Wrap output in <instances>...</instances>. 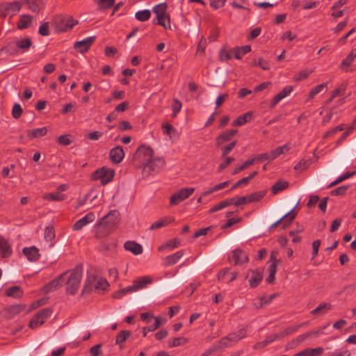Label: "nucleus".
I'll use <instances>...</instances> for the list:
<instances>
[{"instance_id": "obj_41", "label": "nucleus", "mask_w": 356, "mask_h": 356, "mask_svg": "<svg viewBox=\"0 0 356 356\" xmlns=\"http://www.w3.org/2000/svg\"><path fill=\"white\" fill-rule=\"evenodd\" d=\"M29 8L33 11H39L44 6L42 0H26Z\"/></svg>"}, {"instance_id": "obj_5", "label": "nucleus", "mask_w": 356, "mask_h": 356, "mask_svg": "<svg viewBox=\"0 0 356 356\" xmlns=\"http://www.w3.org/2000/svg\"><path fill=\"white\" fill-rule=\"evenodd\" d=\"M168 6L165 3H161L154 6L152 8L153 13L156 15L157 22L153 20L154 24H159L165 29L170 27V17L167 14Z\"/></svg>"}, {"instance_id": "obj_23", "label": "nucleus", "mask_w": 356, "mask_h": 356, "mask_svg": "<svg viewBox=\"0 0 356 356\" xmlns=\"http://www.w3.org/2000/svg\"><path fill=\"white\" fill-rule=\"evenodd\" d=\"M324 350L321 347L306 348L293 356H321Z\"/></svg>"}, {"instance_id": "obj_17", "label": "nucleus", "mask_w": 356, "mask_h": 356, "mask_svg": "<svg viewBox=\"0 0 356 356\" xmlns=\"http://www.w3.org/2000/svg\"><path fill=\"white\" fill-rule=\"evenodd\" d=\"M166 322H167L166 318H165L161 316H156L154 318V323L153 325H150L149 326H148L147 327L143 328V336L146 337L149 332H153V331L156 330L160 326L165 324Z\"/></svg>"}, {"instance_id": "obj_20", "label": "nucleus", "mask_w": 356, "mask_h": 356, "mask_svg": "<svg viewBox=\"0 0 356 356\" xmlns=\"http://www.w3.org/2000/svg\"><path fill=\"white\" fill-rule=\"evenodd\" d=\"M124 248L127 251L131 252L134 255H138L143 252L142 245L135 241H128L125 242Z\"/></svg>"}, {"instance_id": "obj_58", "label": "nucleus", "mask_w": 356, "mask_h": 356, "mask_svg": "<svg viewBox=\"0 0 356 356\" xmlns=\"http://www.w3.org/2000/svg\"><path fill=\"white\" fill-rule=\"evenodd\" d=\"M322 332H323V330H322V329H321V330H316V331H314L312 332H307L306 334L300 335L296 339L297 343H299L302 342L305 339L309 337L312 334L317 336V335H319L320 334H321Z\"/></svg>"}, {"instance_id": "obj_24", "label": "nucleus", "mask_w": 356, "mask_h": 356, "mask_svg": "<svg viewBox=\"0 0 356 356\" xmlns=\"http://www.w3.org/2000/svg\"><path fill=\"white\" fill-rule=\"evenodd\" d=\"M184 256V251L180 250L174 254L168 255L163 259L164 265L170 266L175 264Z\"/></svg>"}, {"instance_id": "obj_62", "label": "nucleus", "mask_w": 356, "mask_h": 356, "mask_svg": "<svg viewBox=\"0 0 356 356\" xmlns=\"http://www.w3.org/2000/svg\"><path fill=\"white\" fill-rule=\"evenodd\" d=\"M343 129H344V125L343 124H339V125L337 126L336 127H334V128L329 130L328 131H327L325 134L324 137L325 138H328V137L332 136L334 134H336L337 133L343 131Z\"/></svg>"}, {"instance_id": "obj_27", "label": "nucleus", "mask_w": 356, "mask_h": 356, "mask_svg": "<svg viewBox=\"0 0 356 356\" xmlns=\"http://www.w3.org/2000/svg\"><path fill=\"white\" fill-rule=\"evenodd\" d=\"M15 46L20 50L22 52H25L29 50L30 47L32 44V42L30 38H19L17 39L15 42Z\"/></svg>"}, {"instance_id": "obj_57", "label": "nucleus", "mask_w": 356, "mask_h": 356, "mask_svg": "<svg viewBox=\"0 0 356 356\" xmlns=\"http://www.w3.org/2000/svg\"><path fill=\"white\" fill-rule=\"evenodd\" d=\"M172 117H176L178 113L181 111L182 104L180 101L174 99L172 103Z\"/></svg>"}, {"instance_id": "obj_26", "label": "nucleus", "mask_w": 356, "mask_h": 356, "mask_svg": "<svg viewBox=\"0 0 356 356\" xmlns=\"http://www.w3.org/2000/svg\"><path fill=\"white\" fill-rule=\"evenodd\" d=\"M290 149H291V145L289 144H285L282 146L275 148V149L271 150L269 152L271 161L277 158L280 155H281L282 154H286V152H288L289 151Z\"/></svg>"}, {"instance_id": "obj_45", "label": "nucleus", "mask_w": 356, "mask_h": 356, "mask_svg": "<svg viewBox=\"0 0 356 356\" xmlns=\"http://www.w3.org/2000/svg\"><path fill=\"white\" fill-rule=\"evenodd\" d=\"M231 202L232 201H229V199H227V200H225L215 204L210 209L209 213H212L216 212L218 211H220L221 209H223L227 207L229 205H232Z\"/></svg>"}, {"instance_id": "obj_9", "label": "nucleus", "mask_w": 356, "mask_h": 356, "mask_svg": "<svg viewBox=\"0 0 356 356\" xmlns=\"http://www.w3.org/2000/svg\"><path fill=\"white\" fill-rule=\"evenodd\" d=\"M78 21L72 17H58L55 21L56 29L60 32H65L72 29Z\"/></svg>"}, {"instance_id": "obj_44", "label": "nucleus", "mask_w": 356, "mask_h": 356, "mask_svg": "<svg viewBox=\"0 0 356 356\" xmlns=\"http://www.w3.org/2000/svg\"><path fill=\"white\" fill-rule=\"evenodd\" d=\"M188 340L184 337H175L170 339L168 341V346L170 347H177L188 343Z\"/></svg>"}, {"instance_id": "obj_56", "label": "nucleus", "mask_w": 356, "mask_h": 356, "mask_svg": "<svg viewBox=\"0 0 356 356\" xmlns=\"http://www.w3.org/2000/svg\"><path fill=\"white\" fill-rule=\"evenodd\" d=\"M270 300L268 298L263 296L255 299L254 300V305L257 308L262 307L264 305H268L270 302Z\"/></svg>"}, {"instance_id": "obj_61", "label": "nucleus", "mask_w": 356, "mask_h": 356, "mask_svg": "<svg viewBox=\"0 0 356 356\" xmlns=\"http://www.w3.org/2000/svg\"><path fill=\"white\" fill-rule=\"evenodd\" d=\"M22 113V108L21 106L17 103H15L12 109L13 117L15 119H17L21 116Z\"/></svg>"}, {"instance_id": "obj_28", "label": "nucleus", "mask_w": 356, "mask_h": 356, "mask_svg": "<svg viewBox=\"0 0 356 356\" xmlns=\"http://www.w3.org/2000/svg\"><path fill=\"white\" fill-rule=\"evenodd\" d=\"M262 274L260 270H252L249 279V284L250 286L252 288L257 286L262 280Z\"/></svg>"}, {"instance_id": "obj_32", "label": "nucleus", "mask_w": 356, "mask_h": 356, "mask_svg": "<svg viewBox=\"0 0 356 356\" xmlns=\"http://www.w3.org/2000/svg\"><path fill=\"white\" fill-rule=\"evenodd\" d=\"M251 51L250 45H245L240 47H236L232 50L234 57L236 59H241L243 56Z\"/></svg>"}, {"instance_id": "obj_25", "label": "nucleus", "mask_w": 356, "mask_h": 356, "mask_svg": "<svg viewBox=\"0 0 356 356\" xmlns=\"http://www.w3.org/2000/svg\"><path fill=\"white\" fill-rule=\"evenodd\" d=\"M253 113L252 111H248L243 115L238 116L233 122L232 126L240 127L248 122L250 121L252 118Z\"/></svg>"}, {"instance_id": "obj_21", "label": "nucleus", "mask_w": 356, "mask_h": 356, "mask_svg": "<svg viewBox=\"0 0 356 356\" xmlns=\"http://www.w3.org/2000/svg\"><path fill=\"white\" fill-rule=\"evenodd\" d=\"M293 88L291 86L285 87L281 92H280L277 95H276L274 98L272 99L270 103V107L273 108L276 104H277L281 100L290 95L292 92Z\"/></svg>"}, {"instance_id": "obj_48", "label": "nucleus", "mask_w": 356, "mask_h": 356, "mask_svg": "<svg viewBox=\"0 0 356 356\" xmlns=\"http://www.w3.org/2000/svg\"><path fill=\"white\" fill-rule=\"evenodd\" d=\"M277 337L276 334L275 335H270L267 337L264 341H259L257 343H256L254 346V348H261L263 347H265L268 344L273 342L277 339Z\"/></svg>"}, {"instance_id": "obj_46", "label": "nucleus", "mask_w": 356, "mask_h": 356, "mask_svg": "<svg viewBox=\"0 0 356 356\" xmlns=\"http://www.w3.org/2000/svg\"><path fill=\"white\" fill-rule=\"evenodd\" d=\"M131 336V332L128 330H122L119 332L115 338V343L121 345L124 341H126Z\"/></svg>"}, {"instance_id": "obj_36", "label": "nucleus", "mask_w": 356, "mask_h": 356, "mask_svg": "<svg viewBox=\"0 0 356 356\" xmlns=\"http://www.w3.org/2000/svg\"><path fill=\"white\" fill-rule=\"evenodd\" d=\"M332 306L330 304L327 303H321L320 304L316 309H313L311 312L312 314H325L329 310H330Z\"/></svg>"}, {"instance_id": "obj_60", "label": "nucleus", "mask_w": 356, "mask_h": 356, "mask_svg": "<svg viewBox=\"0 0 356 356\" xmlns=\"http://www.w3.org/2000/svg\"><path fill=\"white\" fill-rule=\"evenodd\" d=\"M97 3L100 9H107L114 5L115 0H97Z\"/></svg>"}, {"instance_id": "obj_59", "label": "nucleus", "mask_w": 356, "mask_h": 356, "mask_svg": "<svg viewBox=\"0 0 356 356\" xmlns=\"http://www.w3.org/2000/svg\"><path fill=\"white\" fill-rule=\"evenodd\" d=\"M108 286V282L104 278H99L95 284V289L99 291H104Z\"/></svg>"}, {"instance_id": "obj_4", "label": "nucleus", "mask_w": 356, "mask_h": 356, "mask_svg": "<svg viewBox=\"0 0 356 356\" xmlns=\"http://www.w3.org/2000/svg\"><path fill=\"white\" fill-rule=\"evenodd\" d=\"M153 149L149 145H140L133 158L134 162L139 167L146 168L153 156Z\"/></svg>"}, {"instance_id": "obj_64", "label": "nucleus", "mask_w": 356, "mask_h": 356, "mask_svg": "<svg viewBox=\"0 0 356 356\" xmlns=\"http://www.w3.org/2000/svg\"><path fill=\"white\" fill-rule=\"evenodd\" d=\"M220 350L216 343L213 344L211 347L205 350L201 356H211L215 352Z\"/></svg>"}, {"instance_id": "obj_42", "label": "nucleus", "mask_w": 356, "mask_h": 356, "mask_svg": "<svg viewBox=\"0 0 356 356\" xmlns=\"http://www.w3.org/2000/svg\"><path fill=\"white\" fill-rule=\"evenodd\" d=\"M151 17V11L148 9L139 10L136 13L135 17L140 22L147 21Z\"/></svg>"}, {"instance_id": "obj_18", "label": "nucleus", "mask_w": 356, "mask_h": 356, "mask_svg": "<svg viewBox=\"0 0 356 356\" xmlns=\"http://www.w3.org/2000/svg\"><path fill=\"white\" fill-rule=\"evenodd\" d=\"M23 253L29 261H36L40 257L39 250L35 246L24 248Z\"/></svg>"}, {"instance_id": "obj_6", "label": "nucleus", "mask_w": 356, "mask_h": 356, "mask_svg": "<svg viewBox=\"0 0 356 356\" xmlns=\"http://www.w3.org/2000/svg\"><path fill=\"white\" fill-rule=\"evenodd\" d=\"M246 335L245 329H241L237 332L230 333L227 336L222 337L216 344L220 349L230 347L237 341L244 338Z\"/></svg>"}, {"instance_id": "obj_15", "label": "nucleus", "mask_w": 356, "mask_h": 356, "mask_svg": "<svg viewBox=\"0 0 356 356\" xmlns=\"http://www.w3.org/2000/svg\"><path fill=\"white\" fill-rule=\"evenodd\" d=\"M229 260L235 265L242 264L248 260L247 254L241 250H235L232 252Z\"/></svg>"}, {"instance_id": "obj_3", "label": "nucleus", "mask_w": 356, "mask_h": 356, "mask_svg": "<svg viewBox=\"0 0 356 356\" xmlns=\"http://www.w3.org/2000/svg\"><path fill=\"white\" fill-rule=\"evenodd\" d=\"M152 282V279L149 276L140 277L134 281L132 285L115 293L113 297L118 299L122 298L124 294L136 292L144 289L147 284H151Z\"/></svg>"}, {"instance_id": "obj_10", "label": "nucleus", "mask_w": 356, "mask_h": 356, "mask_svg": "<svg viewBox=\"0 0 356 356\" xmlns=\"http://www.w3.org/2000/svg\"><path fill=\"white\" fill-rule=\"evenodd\" d=\"M114 170L106 167H102L97 170L92 175L94 179L100 180L103 185L107 184L111 181L114 177Z\"/></svg>"}, {"instance_id": "obj_12", "label": "nucleus", "mask_w": 356, "mask_h": 356, "mask_svg": "<svg viewBox=\"0 0 356 356\" xmlns=\"http://www.w3.org/2000/svg\"><path fill=\"white\" fill-rule=\"evenodd\" d=\"M95 40V36H90L74 43V48L80 53L87 51Z\"/></svg>"}, {"instance_id": "obj_53", "label": "nucleus", "mask_w": 356, "mask_h": 356, "mask_svg": "<svg viewBox=\"0 0 356 356\" xmlns=\"http://www.w3.org/2000/svg\"><path fill=\"white\" fill-rule=\"evenodd\" d=\"M254 161H255V159H251L245 161L242 165L236 167L232 173L234 175L238 174L241 171L243 170L244 169L247 168L250 165H252L254 163Z\"/></svg>"}, {"instance_id": "obj_52", "label": "nucleus", "mask_w": 356, "mask_h": 356, "mask_svg": "<svg viewBox=\"0 0 356 356\" xmlns=\"http://www.w3.org/2000/svg\"><path fill=\"white\" fill-rule=\"evenodd\" d=\"M265 195H266L265 191H261L254 193L248 196V202L250 203V202H252L254 201H259L262 197H264Z\"/></svg>"}, {"instance_id": "obj_40", "label": "nucleus", "mask_w": 356, "mask_h": 356, "mask_svg": "<svg viewBox=\"0 0 356 356\" xmlns=\"http://www.w3.org/2000/svg\"><path fill=\"white\" fill-rule=\"evenodd\" d=\"M32 22V17L30 15H22L20 17L19 22L17 24V28L19 29H24L28 28Z\"/></svg>"}, {"instance_id": "obj_2", "label": "nucleus", "mask_w": 356, "mask_h": 356, "mask_svg": "<svg viewBox=\"0 0 356 356\" xmlns=\"http://www.w3.org/2000/svg\"><path fill=\"white\" fill-rule=\"evenodd\" d=\"M120 220L118 211H110L106 215L99 218L95 224V234L97 238H104L110 234L116 228Z\"/></svg>"}, {"instance_id": "obj_54", "label": "nucleus", "mask_w": 356, "mask_h": 356, "mask_svg": "<svg viewBox=\"0 0 356 356\" xmlns=\"http://www.w3.org/2000/svg\"><path fill=\"white\" fill-rule=\"evenodd\" d=\"M270 259L272 263L270 264L268 270L270 273H276L277 264L279 263V260L276 259V255L275 252H272L270 254Z\"/></svg>"}, {"instance_id": "obj_38", "label": "nucleus", "mask_w": 356, "mask_h": 356, "mask_svg": "<svg viewBox=\"0 0 356 356\" xmlns=\"http://www.w3.org/2000/svg\"><path fill=\"white\" fill-rule=\"evenodd\" d=\"M44 239L49 243V248L53 246L52 241L55 237V232L52 227H47L44 233Z\"/></svg>"}, {"instance_id": "obj_49", "label": "nucleus", "mask_w": 356, "mask_h": 356, "mask_svg": "<svg viewBox=\"0 0 356 356\" xmlns=\"http://www.w3.org/2000/svg\"><path fill=\"white\" fill-rule=\"evenodd\" d=\"M100 192L96 188H91L86 194V199L88 202L92 204L94 201L98 199Z\"/></svg>"}, {"instance_id": "obj_13", "label": "nucleus", "mask_w": 356, "mask_h": 356, "mask_svg": "<svg viewBox=\"0 0 356 356\" xmlns=\"http://www.w3.org/2000/svg\"><path fill=\"white\" fill-rule=\"evenodd\" d=\"M95 219V213L93 212H89L74 224L73 229L75 231L81 230L83 227L93 222Z\"/></svg>"}, {"instance_id": "obj_55", "label": "nucleus", "mask_w": 356, "mask_h": 356, "mask_svg": "<svg viewBox=\"0 0 356 356\" xmlns=\"http://www.w3.org/2000/svg\"><path fill=\"white\" fill-rule=\"evenodd\" d=\"M248 196H243V197H234L232 198L229 199V201H232V204H234L235 206H239L241 204H244L248 202Z\"/></svg>"}, {"instance_id": "obj_34", "label": "nucleus", "mask_w": 356, "mask_h": 356, "mask_svg": "<svg viewBox=\"0 0 356 356\" xmlns=\"http://www.w3.org/2000/svg\"><path fill=\"white\" fill-rule=\"evenodd\" d=\"M174 218L172 217H165L164 218L159 220L152 224L149 229L151 230L157 229L161 228L162 227L168 225L170 222L173 221Z\"/></svg>"}, {"instance_id": "obj_1", "label": "nucleus", "mask_w": 356, "mask_h": 356, "mask_svg": "<svg viewBox=\"0 0 356 356\" xmlns=\"http://www.w3.org/2000/svg\"><path fill=\"white\" fill-rule=\"evenodd\" d=\"M83 271L81 267H76L74 269L65 272L58 278L52 280L47 286V290L52 291L57 288L66 285V291L70 294L76 293L80 287Z\"/></svg>"}, {"instance_id": "obj_50", "label": "nucleus", "mask_w": 356, "mask_h": 356, "mask_svg": "<svg viewBox=\"0 0 356 356\" xmlns=\"http://www.w3.org/2000/svg\"><path fill=\"white\" fill-rule=\"evenodd\" d=\"M163 131L164 134L168 135L170 138L176 136V129L171 124H167L163 125Z\"/></svg>"}, {"instance_id": "obj_31", "label": "nucleus", "mask_w": 356, "mask_h": 356, "mask_svg": "<svg viewBox=\"0 0 356 356\" xmlns=\"http://www.w3.org/2000/svg\"><path fill=\"white\" fill-rule=\"evenodd\" d=\"M347 88V83L343 82L341 83L336 89H334L332 93L330 98L327 100V104L331 102L332 99L338 96H342L345 94Z\"/></svg>"}, {"instance_id": "obj_29", "label": "nucleus", "mask_w": 356, "mask_h": 356, "mask_svg": "<svg viewBox=\"0 0 356 356\" xmlns=\"http://www.w3.org/2000/svg\"><path fill=\"white\" fill-rule=\"evenodd\" d=\"M0 253L3 257H7L12 253L10 245L3 238H0Z\"/></svg>"}, {"instance_id": "obj_51", "label": "nucleus", "mask_w": 356, "mask_h": 356, "mask_svg": "<svg viewBox=\"0 0 356 356\" xmlns=\"http://www.w3.org/2000/svg\"><path fill=\"white\" fill-rule=\"evenodd\" d=\"M313 72V70L305 69L300 72H299L295 76L294 80L296 81H299L303 79H307L312 73Z\"/></svg>"}, {"instance_id": "obj_7", "label": "nucleus", "mask_w": 356, "mask_h": 356, "mask_svg": "<svg viewBox=\"0 0 356 356\" xmlns=\"http://www.w3.org/2000/svg\"><path fill=\"white\" fill-rule=\"evenodd\" d=\"M21 8L22 3L19 1L2 3L0 4V17L15 15Z\"/></svg>"}, {"instance_id": "obj_8", "label": "nucleus", "mask_w": 356, "mask_h": 356, "mask_svg": "<svg viewBox=\"0 0 356 356\" xmlns=\"http://www.w3.org/2000/svg\"><path fill=\"white\" fill-rule=\"evenodd\" d=\"M52 311L48 308L40 310L31 320L29 327L31 329L39 327L50 317Z\"/></svg>"}, {"instance_id": "obj_11", "label": "nucleus", "mask_w": 356, "mask_h": 356, "mask_svg": "<svg viewBox=\"0 0 356 356\" xmlns=\"http://www.w3.org/2000/svg\"><path fill=\"white\" fill-rule=\"evenodd\" d=\"M195 191L194 188H183L173 195L170 198L171 205H177L182 201L189 197Z\"/></svg>"}, {"instance_id": "obj_37", "label": "nucleus", "mask_w": 356, "mask_h": 356, "mask_svg": "<svg viewBox=\"0 0 356 356\" xmlns=\"http://www.w3.org/2000/svg\"><path fill=\"white\" fill-rule=\"evenodd\" d=\"M6 294L8 296L17 298H20L22 296V291L21 290L19 286H11L6 290Z\"/></svg>"}, {"instance_id": "obj_47", "label": "nucleus", "mask_w": 356, "mask_h": 356, "mask_svg": "<svg viewBox=\"0 0 356 356\" xmlns=\"http://www.w3.org/2000/svg\"><path fill=\"white\" fill-rule=\"evenodd\" d=\"M180 245V241L177 238H173L172 240L168 241L165 245H161L159 248V250L161 251L164 248H168L169 250H173L175 248H177Z\"/></svg>"}, {"instance_id": "obj_35", "label": "nucleus", "mask_w": 356, "mask_h": 356, "mask_svg": "<svg viewBox=\"0 0 356 356\" xmlns=\"http://www.w3.org/2000/svg\"><path fill=\"white\" fill-rule=\"evenodd\" d=\"M356 58V49H353L347 57L343 60L341 63V69L346 70V67H348L353 62Z\"/></svg>"}, {"instance_id": "obj_14", "label": "nucleus", "mask_w": 356, "mask_h": 356, "mask_svg": "<svg viewBox=\"0 0 356 356\" xmlns=\"http://www.w3.org/2000/svg\"><path fill=\"white\" fill-rule=\"evenodd\" d=\"M296 204H298V203ZM296 206L297 205H296L289 212L283 216L280 219L274 222L271 227H275L282 222L283 225V228L288 227L296 216V213L293 211Z\"/></svg>"}, {"instance_id": "obj_22", "label": "nucleus", "mask_w": 356, "mask_h": 356, "mask_svg": "<svg viewBox=\"0 0 356 356\" xmlns=\"http://www.w3.org/2000/svg\"><path fill=\"white\" fill-rule=\"evenodd\" d=\"M237 133V130L231 129L228 131H225L220 134L218 138H216V144L217 145L220 146L225 143V142H227L230 140Z\"/></svg>"}, {"instance_id": "obj_16", "label": "nucleus", "mask_w": 356, "mask_h": 356, "mask_svg": "<svg viewBox=\"0 0 356 356\" xmlns=\"http://www.w3.org/2000/svg\"><path fill=\"white\" fill-rule=\"evenodd\" d=\"M109 157L114 163H120L124 157V152L122 147L116 146L112 148L109 152Z\"/></svg>"}, {"instance_id": "obj_39", "label": "nucleus", "mask_w": 356, "mask_h": 356, "mask_svg": "<svg viewBox=\"0 0 356 356\" xmlns=\"http://www.w3.org/2000/svg\"><path fill=\"white\" fill-rule=\"evenodd\" d=\"M65 197V195L58 194L56 191L55 193H45L42 195L44 200H49L50 201H63Z\"/></svg>"}, {"instance_id": "obj_63", "label": "nucleus", "mask_w": 356, "mask_h": 356, "mask_svg": "<svg viewBox=\"0 0 356 356\" xmlns=\"http://www.w3.org/2000/svg\"><path fill=\"white\" fill-rule=\"evenodd\" d=\"M58 143L62 145H69L71 143L70 136L68 134L60 136L58 138Z\"/></svg>"}, {"instance_id": "obj_19", "label": "nucleus", "mask_w": 356, "mask_h": 356, "mask_svg": "<svg viewBox=\"0 0 356 356\" xmlns=\"http://www.w3.org/2000/svg\"><path fill=\"white\" fill-rule=\"evenodd\" d=\"M165 162L163 158H152L146 168H149L153 172H157L164 168Z\"/></svg>"}, {"instance_id": "obj_43", "label": "nucleus", "mask_w": 356, "mask_h": 356, "mask_svg": "<svg viewBox=\"0 0 356 356\" xmlns=\"http://www.w3.org/2000/svg\"><path fill=\"white\" fill-rule=\"evenodd\" d=\"M289 186V183L286 181H279L272 186V192L274 195L284 191Z\"/></svg>"}, {"instance_id": "obj_30", "label": "nucleus", "mask_w": 356, "mask_h": 356, "mask_svg": "<svg viewBox=\"0 0 356 356\" xmlns=\"http://www.w3.org/2000/svg\"><path fill=\"white\" fill-rule=\"evenodd\" d=\"M47 133V128L46 127H43L41 128H36L27 131V136L29 138H40L45 136Z\"/></svg>"}, {"instance_id": "obj_33", "label": "nucleus", "mask_w": 356, "mask_h": 356, "mask_svg": "<svg viewBox=\"0 0 356 356\" xmlns=\"http://www.w3.org/2000/svg\"><path fill=\"white\" fill-rule=\"evenodd\" d=\"M327 83H323L312 88L309 92L307 101L312 99L316 95L319 94L323 90H324L327 88Z\"/></svg>"}]
</instances>
